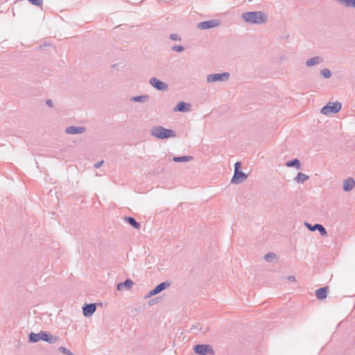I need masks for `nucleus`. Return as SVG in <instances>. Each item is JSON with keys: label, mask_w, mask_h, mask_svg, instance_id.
Masks as SVG:
<instances>
[{"label": "nucleus", "mask_w": 355, "mask_h": 355, "mask_svg": "<svg viewBox=\"0 0 355 355\" xmlns=\"http://www.w3.org/2000/svg\"><path fill=\"white\" fill-rule=\"evenodd\" d=\"M59 352L64 354L65 355H73V354L68 349L64 347H60L58 349Z\"/></svg>", "instance_id": "nucleus-29"}, {"label": "nucleus", "mask_w": 355, "mask_h": 355, "mask_svg": "<svg viewBox=\"0 0 355 355\" xmlns=\"http://www.w3.org/2000/svg\"><path fill=\"white\" fill-rule=\"evenodd\" d=\"M328 291V286L320 288L315 291V296L318 300H324L327 297Z\"/></svg>", "instance_id": "nucleus-17"}, {"label": "nucleus", "mask_w": 355, "mask_h": 355, "mask_svg": "<svg viewBox=\"0 0 355 355\" xmlns=\"http://www.w3.org/2000/svg\"><path fill=\"white\" fill-rule=\"evenodd\" d=\"M193 352L198 355L214 354L213 347L210 345L198 344L193 346Z\"/></svg>", "instance_id": "nucleus-4"}, {"label": "nucleus", "mask_w": 355, "mask_h": 355, "mask_svg": "<svg viewBox=\"0 0 355 355\" xmlns=\"http://www.w3.org/2000/svg\"><path fill=\"white\" fill-rule=\"evenodd\" d=\"M171 284L168 282H164L160 283L159 284L157 285L154 289L155 290V292L158 293H161L168 287H169Z\"/></svg>", "instance_id": "nucleus-22"}, {"label": "nucleus", "mask_w": 355, "mask_h": 355, "mask_svg": "<svg viewBox=\"0 0 355 355\" xmlns=\"http://www.w3.org/2000/svg\"><path fill=\"white\" fill-rule=\"evenodd\" d=\"M151 135L159 139H168L175 137V132L171 129H166L162 126H154L150 130Z\"/></svg>", "instance_id": "nucleus-2"}, {"label": "nucleus", "mask_w": 355, "mask_h": 355, "mask_svg": "<svg viewBox=\"0 0 355 355\" xmlns=\"http://www.w3.org/2000/svg\"><path fill=\"white\" fill-rule=\"evenodd\" d=\"M150 98L149 95L144 94V95H140V96H136L130 98L131 101L134 102H138V103H145L148 101Z\"/></svg>", "instance_id": "nucleus-19"}, {"label": "nucleus", "mask_w": 355, "mask_h": 355, "mask_svg": "<svg viewBox=\"0 0 355 355\" xmlns=\"http://www.w3.org/2000/svg\"><path fill=\"white\" fill-rule=\"evenodd\" d=\"M171 50L176 52H182L184 51V47L181 45H174L171 47Z\"/></svg>", "instance_id": "nucleus-30"}, {"label": "nucleus", "mask_w": 355, "mask_h": 355, "mask_svg": "<svg viewBox=\"0 0 355 355\" xmlns=\"http://www.w3.org/2000/svg\"><path fill=\"white\" fill-rule=\"evenodd\" d=\"M242 18L247 23L261 24L267 21L268 15L261 11H250L243 12Z\"/></svg>", "instance_id": "nucleus-1"}, {"label": "nucleus", "mask_w": 355, "mask_h": 355, "mask_svg": "<svg viewBox=\"0 0 355 355\" xmlns=\"http://www.w3.org/2000/svg\"><path fill=\"white\" fill-rule=\"evenodd\" d=\"M169 38L174 41H180L181 40L180 36L178 34H175V33L171 34L169 35Z\"/></svg>", "instance_id": "nucleus-31"}, {"label": "nucleus", "mask_w": 355, "mask_h": 355, "mask_svg": "<svg viewBox=\"0 0 355 355\" xmlns=\"http://www.w3.org/2000/svg\"><path fill=\"white\" fill-rule=\"evenodd\" d=\"M323 62V58L320 56H315L306 60V65L307 67H312L316 64H319Z\"/></svg>", "instance_id": "nucleus-18"}, {"label": "nucleus", "mask_w": 355, "mask_h": 355, "mask_svg": "<svg viewBox=\"0 0 355 355\" xmlns=\"http://www.w3.org/2000/svg\"><path fill=\"white\" fill-rule=\"evenodd\" d=\"M96 310V304L95 303L85 304L83 306V313L85 317H90Z\"/></svg>", "instance_id": "nucleus-10"}, {"label": "nucleus", "mask_w": 355, "mask_h": 355, "mask_svg": "<svg viewBox=\"0 0 355 355\" xmlns=\"http://www.w3.org/2000/svg\"><path fill=\"white\" fill-rule=\"evenodd\" d=\"M276 257L277 255L274 252H268L265 255L264 259L268 262H270L273 259L276 258Z\"/></svg>", "instance_id": "nucleus-28"}, {"label": "nucleus", "mask_w": 355, "mask_h": 355, "mask_svg": "<svg viewBox=\"0 0 355 355\" xmlns=\"http://www.w3.org/2000/svg\"><path fill=\"white\" fill-rule=\"evenodd\" d=\"M247 178L248 175L242 171H235L231 179V182L233 184H240L244 182Z\"/></svg>", "instance_id": "nucleus-7"}, {"label": "nucleus", "mask_w": 355, "mask_h": 355, "mask_svg": "<svg viewBox=\"0 0 355 355\" xmlns=\"http://www.w3.org/2000/svg\"><path fill=\"white\" fill-rule=\"evenodd\" d=\"M124 220L131 226L135 227V229L139 230L141 227L139 223H138L133 217L131 216H125Z\"/></svg>", "instance_id": "nucleus-20"}, {"label": "nucleus", "mask_w": 355, "mask_h": 355, "mask_svg": "<svg viewBox=\"0 0 355 355\" xmlns=\"http://www.w3.org/2000/svg\"><path fill=\"white\" fill-rule=\"evenodd\" d=\"M190 108L191 105L189 103H185L184 101H180L174 107L173 111L186 112H189L190 110Z\"/></svg>", "instance_id": "nucleus-13"}, {"label": "nucleus", "mask_w": 355, "mask_h": 355, "mask_svg": "<svg viewBox=\"0 0 355 355\" xmlns=\"http://www.w3.org/2000/svg\"><path fill=\"white\" fill-rule=\"evenodd\" d=\"M241 163L240 162H236L234 164V171H241Z\"/></svg>", "instance_id": "nucleus-34"}, {"label": "nucleus", "mask_w": 355, "mask_h": 355, "mask_svg": "<svg viewBox=\"0 0 355 355\" xmlns=\"http://www.w3.org/2000/svg\"><path fill=\"white\" fill-rule=\"evenodd\" d=\"M336 1L344 5L347 8H355V0H336Z\"/></svg>", "instance_id": "nucleus-24"}, {"label": "nucleus", "mask_w": 355, "mask_h": 355, "mask_svg": "<svg viewBox=\"0 0 355 355\" xmlns=\"http://www.w3.org/2000/svg\"><path fill=\"white\" fill-rule=\"evenodd\" d=\"M41 340L47 342L49 344H53L56 343L58 338L53 336L50 332L41 331Z\"/></svg>", "instance_id": "nucleus-11"}, {"label": "nucleus", "mask_w": 355, "mask_h": 355, "mask_svg": "<svg viewBox=\"0 0 355 355\" xmlns=\"http://www.w3.org/2000/svg\"><path fill=\"white\" fill-rule=\"evenodd\" d=\"M150 84L159 91H165L168 89V85L164 82L159 80L155 77H153L149 80Z\"/></svg>", "instance_id": "nucleus-6"}, {"label": "nucleus", "mask_w": 355, "mask_h": 355, "mask_svg": "<svg viewBox=\"0 0 355 355\" xmlns=\"http://www.w3.org/2000/svg\"><path fill=\"white\" fill-rule=\"evenodd\" d=\"M309 177L301 172H299L297 175V176L295 178V180L297 182L304 183L305 181H306Z\"/></svg>", "instance_id": "nucleus-26"}, {"label": "nucleus", "mask_w": 355, "mask_h": 355, "mask_svg": "<svg viewBox=\"0 0 355 355\" xmlns=\"http://www.w3.org/2000/svg\"><path fill=\"white\" fill-rule=\"evenodd\" d=\"M342 108V104L339 101L336 102H329L326 105H324L321 109V113L324 115H330L331 114H336Z\"/></svg>", "instance_id": "nucleus-3"}, {"label": "nucleus", "mask_w": 355, "mask_h": 355, "mask_svg": "<svg viewBox=\"0 0 355 355\" xmlns=\"http://www.w3.org/2000/svg\"><path fill=\"white\" fill-rule=\"evenodd\" d=\"M305 226L310 231L318 230L322 236H327V232L326 229L321 224L315 223L313 225H312L310 223H305Z\"/></svg>", "instance_id": "nucleus-9"}, {"label": "nucleus", "mask_w": 355, "mask_h": 355, "mask_svg": "<svg viewBox=\"0 0 355 355\" xmlns=\"http://www.w3.org/2000/svg\"><path fill=\"white\" fill-rule=\"evenodd\" d=\"M41 331H40L37 334H35L34 332H31L28 335V341L30 343H37L40 340H41Z\"/></svg>", "instance_id": "nucleus-21"}, {"label": "nucleus", "mask_w": 355, "mask_h": 355, "mask_svg": "<svg viewBox=\"0 0 355 355\" xmlns=\"http://www.w3.org/2000/svg\"><path fill=\"white\" fill-rule=\"evenodd\" d=\"M28 1H30L33 5L37 6H41L42 4V1H43V0H28Z\"/></svg>", "instance_id": "nucleus-32"}, {"label": "nucleus", "mask_w": 355, "mask_h": 355, "mask_svg": "<svg viewBox=\"0 0 355 355\" xmlns=\"http://www.w3.org/2000/svg\"><path fill=\"white\" fill-rule=\"evenodd\" d=\"M208 330V327H203V326L200 323L193 325L190 329L191 332L193 334H198L199 333L205 334Z\"/></svg>", "instance_id": "nucleus-14"}, {"label": "nucleus", "mask_w": 355, "mask_h": 355, "mask_svg": "<svg viewBox=\"0 0 355 355\" xmlns=\"http://www.w3.org/2000/svg\"><path fill=\"white\" fill-rule=\"evenodd\" d=\"M103 163H104V161H103V160H101V161H100V162H98L97 163H96V164H94V167H95L96 168H98L99 167H101V166L103 165Z\"/></svg>", "instance_id": "nucleus-35"}, {"label": "nucleus", "mask_w": 355, "mask_h": 355, "mask_svg": "<svg viewBox=\"0 0 355 355\" xmlns=\"http://www.w3.org/2000/svg\"><path fill=\"white\" fill-rule=\"evenodd\" d=\"M355 187V181L352 178H348L343 182V190L350 191Z\"/></svg>", "instance_id": "nucleus-16"}, {"label": "nucleus", "mask_w": 355, "mask_h": 355, "mask_svg": "<svg viewBox=\"0 0 355 355\" xmlns=\"http://www.w3.org/2000/svg\"><path fill=\"white\" fill-rule=\"evenodd\" d=\"M229 78L230 73L228 72L211 73L207 76V81L208 83L223 82L227 80Z\"/></svg>", "instance_id": "nucleus-5"}, {"label": "nucleus", "mask_w": 355, "mask_h": 355, "mask_svg": "<svg viewBox=\"0 0 355 355\" xmlns=\"http://www.w3.org/2000/svg\"><path fill=\"white\" fill-rule=\"evenodd\" d=\"M286 166L288 167H295L297 169L300 168V162L297 159H293L292 160L286 162Z\"/></svg>", "instance_id": "nucleus-25"}, {"label": "nucleus", "mask_w": 355, "mask_h": 355, "mask_svg": "<svg viewBox=\"0 0 355 355\" xmlns=\"http://www.w3.org/2000/svg\"><path fill=\"white\" fill-rule=\"evenodd\" d=\"M46 105L49 107H53V101L51 99L46 101Z\"/></svg>", "instance_id": "nucleus-37"}, {"label": "nucleus", "mask_w": 355, "mask_h": 355, "mask_svg": "<svg viewBox=\"0 0 355 355\" xmlns=\"http://www.w3.org/2000/svg\"><path fill=\"white\" fill-rule=\"evenodd\" d=\"M157 293L155 292V290L153 288V290H151L148 294L146 296V297H151L155 295H157Z\"/></svg>", "instance_id": "nucleus-33"}, {"label": "nucleus", "mask_w": 355, "mask_h": 355, "mask_svg": "<svg viewBox=\"0 0 355 355\" xmlns=\"http://www.w3.org/2000/svg\"><path fill=\"white\" fill-rule=\"evenodd\" d=\"M154 300H151L149 301V304L151 305V304H154Z\"/></svg>", "instance_id": "nucleus-38"}, {"label": "nucleus", "mask_w": 355, "mask_h": 355, "mask_svg": "<svg viewBox=\"0 0 355 355\" xmlns=\"http://www.w3.org/2000/svg\"><path fill=\"white\" fill-rule=\"evenodd\" d=\"M320 73L324 78H329L331 76V71L327 68L322 69L320 71Z\"/></svg>", "instance_id": "nucleus-27"}, {"label": "nucleus", "mask_w": 355, "mask_h": 355, "mask_svg": "<svg viewBox=\"0 0 355 355\" xmlns=\"http://www.w3.org/2000/svg\"><path fill=\"white\" fill-rule=\"evenodd\" d=\"M287 279L288 281L291 282H295V276H293V275H291V276H288L287 277Z\"/></svg>", "instance_id": "nucleus-36"}, {"label": "nucleus", "mask_w": 355, "mask_h": 355, "mask_svg": "<svg viewBox=\"0 0 355 355\" xmlns=\"http://www.w3.org/2000/svg\"><path fill=\"white\" fill-rule=\"evenodd\" d=\"M134 282L130 279H126L124 282L119 283L116 288L118 291L130 290Z\"/></svg>", "instance_id": "nucleus-12"}, {"label": "nucleus", "mask_w": 355, "mask_h": 355, "mask_svg": "<svg viewBox=\"0 0 355 355\" xmlns=\"http://www.w3.org/2000/svg\"><path fill=\"white\" fill-rule=\"evenodd\" d=\"M85 131V128L84 127H78V126H69L65 129V132L69 135H76V134H81Z\"/></svg>", "instance_id": "nucleus-15"}, {"label": "nucleus", "mask_w": 355, "mask_h": 355, "mask_svg": "<svg viewBox=\"0 0 355 355\" xmlns=\"http://www.w3.org/2000/svg\"><path fill=\"white\" fill-rule=\"evenodd\" d=\"M219 22L216 19H211L200 22L198 24V28L202 30H207L217 26Z\"/></svg>", "instance_id": "nucleus-8"}, {"label": "nucleus", "mask_w": 355, "mask_h": 355, "mask_svg": "<svg viewBox=\"0 0 355 355\" xmlns=\"http://www.w3.org/2000/svg\"><path fill=\"white\" fill-rule=\"evenodd\" d=\"M193 159L192 156L189 155H184V156H180V157H173V161L175 162H186L191 161Z\"/></svg>", "instance_id": "nucleus-23"}]
</instances>
